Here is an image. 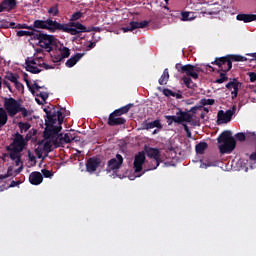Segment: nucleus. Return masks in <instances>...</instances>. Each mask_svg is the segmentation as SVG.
Masks as SVG:
<instances>
[{"label":"nucleus","instance_id":"obj_1","mask_svg":"<svg viewBox=\"0 0 256 256\" xmlns=\"http://www.w3.org/2000/svg\"><path fill=\"white\" fill-rule=\"evenodd\" d=\"M63 123V114L61 112H54V115L49 117L46 121V128L44 130V139L39 144V147H43L46 153H50L53 149H57L63 143H71L76 141L75 134L72 132L66 133L64 136L60 135Z\"/></svg>","mask_w":256,"mask_h":256},{"label":"nucleus","instance_id":"obj_2","mask_svg":"<svg viewBox=\"0 0 256 256\" xmlns=\"http://www.w3.org/2000/svg\"><path fill=\"white\" fill-rule=\"evenodd\" d=\"M25 149V138L21 134H16L13 142L7 146L10 159L14 161L18 168V173L23 171V162L21 161V153Z\"/></svg>","mask_w":256,"mask_h":256},{"label":"nucleus","instance_id":"obj_3","mask_svg":"<svg viewBox=\"0 0 256 256\" xmlns=\"http://www.w3.org/2000/svg\"><path fill=\"white\" fill-rule=\"evenodd\" d=\"M175 69L178 73H184L186 75L182 77L183 84L188 89H193V80H191V77L192 79H199V72L201 71V68L191 64L181 65V63H177L175 65Z\"/></svg>","mask_w":256,"mask_h":256},{"label":"nucleus","instance_id":"obj_4","mask_svg":"<svg viewBox=\"0 0 256 256\" xmlns=\"http://www.w3.org/2000/svg\"><path fill=\"white\" fill-rule=\"evenodd\" d=\"M45 55L42 52L34 54L33 57H28L26 59V71L30 73H41L43 69H49V66L43 60Z\"/></svg>","mask_w":256,"mask_h":256},{"label":"nucleus","instance_id":"obj_5","mask_svg":"<svg viewBox=\"0 0 256 256\" xmlns=\"http://www.w3.org/2000/svg\"><path fill=\"white\" fill-rule=\"evenodd\" d=\"M219 150L220 153H232L233 149L237 145L235 142V138L233 137V133L229 130L222 132V134L218 137Z\"/></svg>","mask_w":256,"mask_h":256},{"label":"nucleus","instance_id":"obj_6","mask_svg":"<svg viewBox=\"0 0 256 256\" xmlns=\"http://www.w3.org/2000/svg\"><path fill=\"white\" fill-rule=\"evenodd\" d=\"M232 61H247V58L245 56L241 55H230L226 57H221L216 59L212 64L218 65L220 67L221 71H230L233 67Z\"/></svg>","mask_w":256,"mask_h":256},{"label":"nucleus","instance_id":"obj_7","mask_svg":"<svg viewBox=\"0 0 256 256\" xmlns=\"http://www.w3.org/2000/svg\"><path fill=\"white\" fill-rule=\"evenodd\" d=\"M33 27H35V29H46V31H51V33L61 31V23L53 21L52 19L35 20Z\"/></svg>","mask_w":256,"mask_h":256},{"label":"nucleus","instance_id":"obj_8","mask_svg":"<svg viewBox=\"0 0 256 256\" xmlns=\"http://www.w3.org/2000/svg\"><path fill=\"white\" fill-rule=\"evenodd\" d=\"M60 31L69 33L70 35H79V33H87V27L79 22H70L69 24H61Z\"/></svg>","mask_w":256,"mask_h":256},{"label":"nucleus","instance_id":"obj_9","mask_svg":"<svg viewBox=\"0 0 256 256\" xmlns=\"http://www.w3.org/2000/svg\"><path fill=\"white\" fill-rule=\"evenodd\" d=\"M4 110L8 113L9 117H15L21 110V102L14 98H4Z\"/></svg>","mask_w":256,"mask_h":256},{"label":"nucleus","instance_id":"obj_10","mask_svg":"<svg viewBox=\"0 0 256 256\" xmlns=\"http://www.w3.org/2000/svg\"><path fill=\"white\" fill-rule=\"evenodd\" d=\"M26 85L29 89V91L32 93V95H36V97H40L43 102L47 101L49 99V94L47 92H39V89H43L45 86H39L36 82L33 84H30L29 81H26Z\"/></svg>","mask_w":256,"mask_h":256},{"label":"nucleus","instance_id":"obj_11","mask_svg":"<svg viewBox=\"0 0 256 256\" xmlns=\"http://www.w3.org/2000/svg\"><path fill=\"white\" fill-rule=\"evenodd\" d=\"M144 163H145V153L140 152L135 156L134 163H133L135 173H140V174H137L136 177H141V175H143L145 171H147V170L143 171Z\"/></svg>","mask_w":256,"mask_h":256},{"label":"nucleus","instance_id":"obj_12","mask_svg":"<svg viewBox=\"0 0 256 256\" xmlns=\"http://www.w3.org/2000/svg\"><path fill=\"white\" fill-rule=\"evenodd\" d=\"M147 155L148 157H151L152 163H154V165L147 169V171H153V169H157V167H159V163L161 162V152L159 149L149 148L147 150Z\"/></svg>","mask_w":256,"mask_h":256},{"label":"nucleus","instance_id":"obj_13","mask_svg":"<svg viewBox=\"0 0 256 256\" xmlns=\"http://www.w3.org/2000/svg\"><path fill=\"white\" fill-rule=\"evenodd\" d=\"M55 43V37L53 35L42 34L40 41L36 42V45L42 47V49H47L51 51L52 45Z\"/></svg>","mask_w":256,"mask_h":256},{"label":"nucleus","instance_id":"obj_14","mask_svg":"<svg viewBox=\"0 0 256 256\" xmlns=\"http://www.w3.org/2000/svg\"><path fill=\"white\" fill-rule=\"evenodd\" d=\"M123 165V156L117 154L115 158L108 161L107 171H117Z\"/></svg>","mask_w":256,"mask_h":256},{"label":"nucleus","instance_id":"obj_15","mask_svg":"<svg viewBox=\"0 0 256 256\" xmlns=\"http://www.w3.org/2000/svg\"><path fill=\"white\" fill-rule=\"evenodd\" d=\"M217 123L218 125H223L225 123H229L233 117V111L232 110H227L226 112L223 110L218 111L217 115Z\"/></svg>","mask_w":256,"mask_h":256},{"label":"nucleus","instance_id":"obj_16","mask_svg":"<svg viewBox=\"0 0 256 256\" xmlns=\"http://www.w3.org/2000/svg\"><path fill=\"white\" fill-rule=\"evenodd\" d=\"M147 25H149L148 21H142V22L132 21V22H130L129 26L123 27L122 31L124 33H127L129 31H135V29H145V27H147Z\"/></svg>","mask_w":256,"mask_h":256},{"label":"nucleus","instance_id":"obj_17","mask_svg":"<svg viewBox=\"0 0 256 256\" xmlns=\"http://www.w3.org/2000/svg\"><path fill=\"white\" fill-rule=\"evenodd\" d=\"M193 115L189 112L178 111L176 113L177 123H191Z\"/></svg>","mask_w":256,"mask_h":256},{"label":"nucleus","instance_id":"obj_18","mask_svg":"<svg viewBox=\"0 0 256 256\" xmlns=\"http://www.w3.org/2000/svg\"><path fill=\"white\" fill-rule=\"evenodd\" d=\"M239 87H241V84L236 79H234V80L230 81L228 84H226V89H229V91H231L232 99H235V97H237Z\"/></svg>","mask_w":256,"mask_h":256},{"label":"nucleus","instance_id":"obj_19","mask_svg":"<svg viewBox=\"0 0 256 256\" xmlns=\"http://www.w3.org/2000/svg\"><path fill=\"white\" fill-rule=\"evenodd\" d=\"M101 165V160L97 158H90L86 164V169L88 173H95L97 171V167Z\"/></svg>","mask_w":256,"mask_h":256},{"label":"nucleus","instance_id":"obj_20","mask_svg":"<svg viewBox=\"0 0 256 256\" xmlns=\"http://www.w3.org/2000/svg\"><path fill=\"white\" fill-rule=\"evenodd\" d=\"M17 7V1L15 0H4L0 4V13H3V11H11L12 9H15Z\"/></svg>","mask_w":256,"mask_h":256},{"label":"nucleus","instance_id":"obj_21","mask_svg":"<svg viewBox=\"0 0 256 256\" xmlns=\"http://www.w3.org/2000/svg\"><path fill=\"white\" fill-rule=\"evenodd\" d=\"M108 124L111 126L123 125L125 124V119L121 118L118 114H115V112H113L109 116Z\"/></svg>","mask_w":256,"mask_h":256},{"label":"nucleus","instance_id":"obj_22","mask_svg":"<svg viewBox=\"0 0 256 256\" xmlns=\"http://www.w3.org/2000/svg\"><path fill=\"white\" fill-rule=\"evenodd\" d=\"M31 185H41L43 183V174L40 172H32L29 176Z\"/></svg>","mask_w":256,"mask_h":256},{"label":"nucleus","instance_id":"obj_23","mask_svg":"<svg viewBox=\"0 0 256 256\" xmlns=\"http://www.w3.org/2000/svg\"><path fill=\"white\" fill-rule=\"evenodd\" d=\"M58 57H56V62L63 61V59H67L71 55V50L65 46H61L59 49Z\"/></svg>","mask_w":256,"mask_h":256},{"label":"nucleus","instance_id":"obj_24","mask_svg":"<svg viewBox=\"0 0 256 256\" xmlns=\"http://www.w3.org/2000/svg\"><path fill=\"white\" fill-rule=\"evenodd\" d=\"M85 54H81V53H76L74 56H72L70 59H68L66 61V67H75V65H77V63H79V61H81V59H83V56Z\"/></svg>","mask_w":256,"mask_h":256},{"label":"nucleus","instance_id":"obj_25","mask_svg":"<svg viewBox=\"0 0 256 256\" xmlns=\"http://www.w3.org/2000/svg\"><path fill=\"white\" fill-rule=\"evenodd\" d=\"M236 19L244 23H251L252 21H256V14H238Z\"/></svg>","mask_w":256,"mask_h":256},{"label":"nucleus","instance_id":"obj_26","mask_svg":"<svg viewBox=\"0 0 256 256\" xmlns=\"http://www.w3.org/2000/svg\"><path fill=\"white\" fill-rule=\"evenodd\" d=\"M162 129L163 125H161L160 120H154L152 122H146L143 124V129L149 130V129Z\"/></svg>","mask_w":256,"mask_h":256},{"label":"nucleus","instance_id":"obj_27","mask_svg":"<svg viewBox=\"0 0 256 256\" xmlns=\"http://www.w3.org/2000/svg\"><path fill=\"white\" fill-rule=\"evenodd\" d=\"M7 121H9V114L5 108L0 107V127H5V125H7Z\"/></svg>","mask_w":256,"mask_h":256},{"label":"nucleus","instance_id":"obj_28","mask_svg":"<svg viewBox=\"0 0 256 256\" xmlns=\"http://www.w3.org/2000/svg\"><path fill=\"white\" fill-rule=\"evenodd\" d=\"M167 81H169V69L166 68L159 79V85H167Z\"/></svg>","mask_w":256,"mask_h":256},{"label":"nucleus","instance_id":"obj_29","mask_svg":"<svg viewBox=\"0 0 256 256\" xmlns=\"http://www.w3.org/2000/svg\"><path fill=\"white\" fill-rule=\"evenodd\" d=\"M208 145L206 142H200L199 144L196 145V153L198 155H203L205 153V150L207 149Z\"/></svg>","mask_w":256,"mask_h":256},{"label":"nucleus","instance_id":"obj_30","mask_svg":"<svg viewBox=\"0 0 256 256\" xmlns=\"http://www.w3.org/2000/svg\"><path fill=\"white\" fill-rule=\"evenodd\" d=\"M129 109H131V104H128L118 110H115L114 115H118V117H121V115H125V113H129Z\"/></svg>","mask_w":256,"mask_h":256},{"label":"nucleus","instance_id":"obj_31","mask_svg":"<svg viewBox=\"0 0 256 256\" xmlns=\"http://www.w3.org/2000/svg\"><path fill=\"white\" fill-rule=\"evenodd\" d=\"M181 15L182 21H193L195 19V13L193 12H183Z\"/></svg>","mask_w":256,"mask_h":256},{"label":"nucleus","instance_id":"obj_32","mask_svg":"<svg viewBox=\"0 0 256 256\" xmlns=\"http://www.w3.org/2000/svg\"><path fill=\"white\" fill-rule=\"evenodd\" d=\"M48 14L52 17H57L59 15V7L57 5H54L48 9Z\"/></svg>","mask_w":256,"mask_h":256},{"label":"nucleus","instance_id":"obj_33","mask_svg":"<svg viewBox=\"0 0 256 256\" xmlns=\"http://www.w3.org/2000/svg\"><path fill=\"white\" fill-rule=\"evenodd\" d=\"M17 37H31L33 35V30L25 31V30H19L16 33Z\"/></svg>","mask_w":256,"mask_h":256},{"label":"nucleus","instance_id":"obj_34","mask_svg":"<svg viewBox=\"0 0 256 256\" xmlns=\"http://www.w3.org/2000/svg\"><path fill=\"white\" fill-rule=\"evenodd\" d=\"M41 36H43V34L35 32V29H32V35H30L31 41H37V43H39Z\"/></svg>","mask_w":256,"mask_h":256},{"label":"nucleus","instance_id":"obj_35","mask_svg":"<svg viewBox=\"0 0 256 256\" xmlns=\"http://www.w3.org/2000/svg\"><path fill=\"white\" fill-rule=\"evenodd\" d=\"M240 165V169H242V171H245V173H247V171H249V160H240L239 162Z\"/></svg>","mask_w":256,"mask_h":256},{"label":"nucleus","instance_id":"obj_36","mask_svg":"<svg viewBox=\"0 0 256 256\" xmlns=\"http://www.w3.org/2000/svg\"><path fill=\"white\" fill-rule=\"evenodd\" d=\"M18 127L21 130V133H23V131L26 132L29 131V129H31V124L20 122L18 124Z\"/></svg>","mask_w":256,"mask_h":256},{"label":"nucleus","instance_id":"obj_37","mask_svg":"<svg viewBox=\"0 0 256 256\" xmlns=\"http://www.w3.org/2000/svg\"><path fill=\"white\" fill-rule=\"evenodd\" d=\"M165 119H167L168 125H172L173 123H177V115H167L165 116Z\"/></svg>","mask_w":256,"mask_h":256},{"label":"nucleus","instance_id":"obj_38","mask_svg":"<svg viewBox=\"0 0 256 256\" xmlns=\"http://www.w3.org/2000/svg\"><path fill=\"white\" fill-rule=\"evenodd\" d=\"M81 17H83V13L81 12H75L74 14H72L70 21H78V19H81Z\"/></svg>","mask_w":256,"mask_h":256},{"label":"nucleus","instance_id":"obj_39","mask_svg":"<svg viewBox=\"0 0 256 256\" xmlns=\"http://www.w3.org/2000/svg\"><path fill=\"white\" fill-rule=\"evenodd\" d=\"M7 79H8V81H11V83H14V85L19 81L17 79V75H15L13 73L8 74Z\"/></svg>","mask_w":256,"mask_h":256},{"label":"nucleus","instance_id":"obj_40","mask_svg":"<svg viewBox=\"0 0 256 256\" xmlns=\"http://www.w3.org/2000/svg\"><path fill=\"white\" fill-rule=\"evenodd\" d=\"M192 113H197V111H207V113L209 112V109L203 107V106H196L191 108L190 110Z\"/></svg>","mask_w":256,"mask_h":256},{"label":"nucleus","instance_id":"obj_41","mask_svg":"<svg viewBox=\"0 0 256 256\" xmlns=\"http://www.w3.org/2000/svg\"><path fill=\"white\" fill-rule=\"evenodd\" d=\"M19 113H21V115H23L24 117H29V115H31V112H29V110H27L22 105H20Z\"/></svg>","mask_w":256,"mask_h":256},{"label":"nucleus","instance_id":"obj_42","mask_svg":"<svg viewBox=\"0 0 256 256\" xmlns=\"http://www.w3.org/2000/svg\"><path fill=\"white\" fill-rule=\"evenodd\" d=\"M44 112H46L47 114V119L45 120V123H47V121H49V117L55 115V113H61V111L55 110V108H53V110H51L50 112H47V110H44Z\"/></svg>","mask_w":256,"mask_h":256},{"label":"nucleus","instance_id":"obj_43","mask_svg":"<svg viewBox=\"0 0 256 256\" xmlns=\"http://www.w3.org/2000/svg\"><path fill=\"white\" fill-rule=\"evenodd\" d=\"M201 105H214L215 104V100L214 99H202L200 101Z\"/></svg>","mask_w":256,"mask_h":256},{"label":"nucleus","instance_id":"obj_44","mask_svg":"<svg viewBox=\"0 0 256 256\" xmlns=\"http://www.w3.org/2000/svg\"><path fill=\"white\" fill-rule=\"evenodd\" d=\"M163 93L166 97H175V92H173L169 89H164Z\"/></svg>","mask_w":256,"mask_h":256},{"label":"nucleus","instance_id":"obj_45","mask_svg":"<svg viewBox=\"0 0 256 256\" xmlns=\"http://www.w3.org/2000/svg\"><path fill=\"white\" fill-rule=\"evenodd\" d=\"M235 137H236V139H237L238 141H245V133H243V132L237 133V134L235 135Z\"/></svg>","mask_w":256,"mask_h":256},{"label":"nucleus","instance_id":"obj_46","mask_svg":"<svg viewBox=\"0 0 256 256\" xmlns=\"http://www.w3.org/2000/svg\"><path fill=\"white\" fill-rule=\"evenodd\" d=\"M14 85L17 91H23V89H25V87L21 84V82H19V80Z\"/></svg>","mask_w":256,"mask_h":256},{"label":"nucleus","instance_id":"obj_47","mask_svg":"<svg viewBox=\"0 0 256 256\" xmlns=\"http://www.w3.org/2000/svg\"><path fill=\"white\" fill-rule=\"evenodd\" d=\"M42 173H43L44 177H47V178H51V176L53 175V172L46 170V169H43Z\"/></svg>","mask_w":256,"mask_h":256},{"label":"nucleus","instance_id":"obj_48","mask_svg":"<svg viewBox=\"0 0 256 256\" xmlns=\"http://www.w3.org/2000/svg\"><path fill=\"white\" fill-rule=\"evenodd\" d=\"M91 31H95L96 33H99L101 31V28H99V27L87 28V32L86 33H91Z\"/></svg>","mask_w":256,"mask_h":256},{"label":"nucleus","instance_id":"obj_49","mask_svg":"<svg viewBox=\"0 0 256 256\" xmlns=\"http://www.w3.org/2000/svg\"><path fill=\"white\" fill-rule=\"evenodd\" d=\"M250 81L254 83L256 81V73L255 72H250L249 73Z\"/></svg>","mask_w":256,"mask_h":256},{"label":"nucleus","instance_id":"obj_50","mask_svg":"<svg viewBox=\"0 0 256 256\" xmlns=\"http://www.w3.org/2000/svg\"><path fill=\"white\" fill-rule=\"evenodd\" d=\"M95 42H89L87 45H86V47L88 48V50H91V49H93V48H95Z\"/></svg>","mask_w":256,"mask_h":256},{"label":"nucleus","instance_id":"obj_51","mask_svg":"<svg viewBox=\"0 0 256 256\" xmlns=\"http://www.w3.org/2000/svg\"><path fill=\"white\" fill-rule=\"evenodd\" d=\"M22 29H30L33 30V26H29L27 24H22Z\"/></svg>","mask_w":256,"mask_h":256},{"label":"nucleus","instance_id":"obj_52","mask_svg":"<svg viewBox=\"0 0 256 256\" xmlns=\"http://www.w3.org/2000/svg\"><path fill=\"white\" fill-rule=\"evenodd\" d=\"M217 83H225V75H221V78L217 80Z\"/></svg>","mask_w":256,"mask_h":256},{"label":"nucleus","instance_id":"obj_53","mask_svg":"<svg viewBox=\"0 0 256 256\" xmlns=\"http://www.w3.org/2000/svg\"><path fill=\"white\" fill-rule=\"evenodd\" d=\"M207 167H211L210 164L201 163L200 168L201 169H207Z\"/></svg>","mask_w":256,"mask_h":256},{"label":"nucleus","instance_id":"obj_54","mask_svg":"<svg viewBox=\"0 0 256 256\" xmlns=\"http://www.w3.org/2000/svg\"><path fill=\"white\" fill-rule=\"evenodd\" d=\"M0 27L7 28L8 25L6 24L5 20L0 21Z\"/></svg>","mask_w":256,"mask_h":256},{"label":"nucleus","instance_id":"obj_55","mask_svg":"<svg viewBox=\"0 0 256 256\" xmlns=\"http://www.w3.org/2000/svg\"><path fill=\"white\" fill-rule=\"evenodd\" d=\"M184 129L188 135V137H191V132L189 131V127H187L186 125L184 126Z\"/></svg>","mask_w":256,"mask_h":256},{"label":"nucleus","instance_id":"obj_56","mask_svg":"<svg viewBox=\"0 0 256 256\" xmlns=\"http://www.w3.org/2000/svg\"><path fill=\"white\" fill-rule=\"evenodd\" d=\"M28 157L29 161H35V157L31 154V152H29Z\"/></svg>","mask_w":256,"mask_h":256},{"label":"nucleus","instance_id":"obj_57","mask_svg":"<svg viewBox=\"0 0 256 256\" xmlns=\"http://www.w3.org/2000/svg\"><path fill=\"white\" fill-rule=\"evenodd\" d=\"M35 101L38 103V105H43V100L41 101L39 98H35Z\"/></svg>","mask_w":256,"mask_h":256},{"label":"nucleus","instance_id":"obj_58","mask_svg":"<svg viewBox=\"0 0 256 256\" xmlns=\"http://www.w3.org/2000/svg\"><path fill=\"white\" fill-rule=\"evenodd\" d=\"M159 131H161V128H156V129L152 132V135H157V133H159Z\"/></svg>","mask_w":256,"mask_h":256},{"label":"nucleus","instance_id":"obj_59","mask_svg":"<svg viewBox=\"0 0 256 256\" xmlns=\"http://www.w3.org/2000/svg\"><path fill=\"white\" fill-rule=\"evenodd\" d=\"M16 29H23V24H18V25L16 26Z\"/></svg>","mask_w":256,"mask_h":256},{"label":"nucleus","instance_id":"obj_60","mask_svg":"<svg viewBox=\"0 0 256 256\" xmlns=\"http://www.w3.org/2000/svg\"><path fill=\"white\" fill-rule=\"evenodd\" d=\"M181 97H182L181 94L175 93V98H176V99H181Z\"/></svg>","mask_w":256,"mask_h":256},{"label":"nucleus","instance_id":"obj_61","mask_svg":"<svg viewBox=\"0 0 256 256\" xmlns=\"http://www.w3.org/2000/svg\"><path fill=\"white\" fill-rule=\"evenodd\" d=\"M247 55H250L251 57H253V59H256V53L247 54Z\"/></svg>","mask_w":256,"mask_h":256},{"label":"nucleus","instance_id":"obj_62","mask_svg":"<svg viewBox=\"0 0 256 256\" xmlns=\"http://www.w3.org/2000/svg\"><path fill=\"white\" fill-rule=\"evenodd\" d=\"M2 85H3V80H2V78L0 76V89H1Z\"/></svg>","mask_w":256,"mask_h":256},{"label":"nucleus","instance_id":"obj_63","mask_svg":"<svg viewBox=\"0 0 256 256\" xmlns=\"http://www.w3.org/2000/svg\"><path fill=\"white\" fill-rule=\"evenodd\" d=\"M8 89L11 91V86L7 85Z\"/></svg>","mask_w":256,"mask_h":256},{"label":"nucleus","instance_id":"obj_64","mask_svg":"<svg viewBox=\"0 0 256 256\" xmlns=\"http://www.w3.org/2000/svg\"><path fill=\"white\" fill-rule=\"evenodd\" d=\"M165 1V3H169V0H164Z\"/></svg>","mask_w":256,"mask_h":256}]
</instances>
